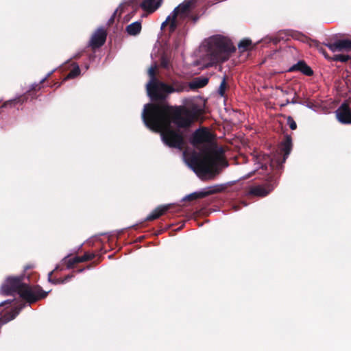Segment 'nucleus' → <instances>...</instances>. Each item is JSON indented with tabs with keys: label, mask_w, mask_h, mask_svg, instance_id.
Listing matches in <instances>:
<instances>
[{
	"label": "nucleus",
	"mask_w": 351,
	"mask_h": 351,
	"mask_svg": "<svg viewBox=\"0 0 351 351\" xmlns=\"http://www.w3.org/2000/svg\"><path fill=\"white\" fill-rule=\"evenodd\" d=\"M204 105L201 99H191L186 106L176 107L165 104H148L144 106L142 119L147 128L160 132L165 145L181 150L184 138L181 134L171 130V122L178 128L189 127L204 112Z\"/></svg>",
	"instance_id": "nucleus-1"
},
{
	"label": "nucleus",
	"mask_w": 351,
	"mask_h": 351,
	"mask_svg": "<svg viewBox=\"0 0 351 351\" xmlns=\"http://www.w3.org/2000/svg\"><path fill=\"white\" fill-rule=\"evenodd\" d=\"M186 164L201 179L210 178L214 176V170L221 160V156L210 147H206L202 152L190 154L183 152Z\"/></svg>",
	"instance_id": "nucleus-2"
},
{
	"label": "nucleus",
	"mask_w": 351,
	"mask_h": 351,
	"mask_svg": "<svg viewBox=\"0 0 351 351\" xmlns=\"http://www.w3.org/2000/svg\"><path fill=\"white\" fill-rule=\"evenodd\" d=\"M207 58L209 62L207 66L226 61L231 53L235 51V47L232 42L226 37L216 35L207 41Z\"/></svg>",
	"instance_id": "nucleus-3"
},
{
	"label": "nucleus",
	"mask_w": 351,
	"mask_h": 351,
	"mask_svg": "<svg viewBox=\"0 0 351 351\" xmlns=\"http://www.w3.org/2000/svg\"><path fill=\"white\" fill-rule=\"evenodd\" d=\"M22 277H9L2 285L1 291L3 295H12L14 293L19 294L20 297L32 303L46 296L47 293L40 294V292L33 290L25 282H22Z\"/></svg>",
	"instance_id": "nucleus-4"
},
{
	"label": "nucleus",
	"mask_w": 351,
	"mask_h": 351,
	"mask_svg": "<svg viewBox=\"0 0 351 351\" xmlns=\"http://www.w3.org/2000/svg\"><path fill=\"white\" fill-rule=\"evenodd\" d=\"M195 6L194 0H184L174 8L166 20L162 23L161 29H163L167 24L169 31L174 32L178 27L182 25L186 20L190 16L191 12Z\"/></svg>",
	"instance_id": "nucleus-5"
},
{
	"label": "nucleus",
	"mask_w": 351,
	"mask_h": 351,
	"mask_svg": "<svg viewBox=\"0 0 351 351\" xmlns=\"http://www.w3.org/2000/svg\"><path fill=\"white\" fill-rule=\"evenodd\" d=\"M184 87L183 85L176 84V87L168 85L165 83L158 81L147 84V92L148 95L152 99H162L165 94H169L174 92L183 91Z\"/></svg>",
	"instance_id": "nucleus-6"
},
{
	"label": "nucleus",
	"mask_w": 351,
	"mask_h": 351,
	"mask_svg": "<svg viewBox=\"0 0 351 351\" xmlns=\"http://www.w3.org/2000/svg\"><path fill=\"white\" fill-rule=\"evenodd\" d=\"M336 115L339 122L344 124L351 123V101L342 104L337 110Z\"/></svg>",
	"instance_id": "nucleus-7"
},
{
	"label": "nucleus",
	"mask_w": 351,
	"mask_h": 351,
	"mask_svg": "<svg viewBox=\"0 0 351 351\" xmlns=\"http://www.w3.org/2000/svg\"><path fill=\"white\" fill-rule=\"evenodd\" d=\"M212 141L210 132L206 128L197 130L192 136L191 143L194 146L204 143H209Z\"/></svg>",
	"instance_id": "nucleus-8"
},
{
	"label": "nucleus",
	"mask_w": 351,
	"mask_h": 351,
	"mask_svg": "<svg viewBox=\"0 0 351 351\" xmlns=\"http://www.w3.org/2000/svg\"><path fill=\"white\" fill-rule=\"evenodd\" d=\"M106 38V31L103 28H99L93 35L90 44L93 48L99 47L104 44Z\"/></svg>",
	"instance_id": "nucleus-9"
},
{
	"label": "nucleus",
	"mask_w": 351,
	"mask_h": 351,
	"mask_svg": "<svg viewBox=\"0 0 351 351\" xmlns=\"http://www.w3.org/2000/svg\"><path fill=\"white\" fill-rule=\"evenodd\" d=\"M162 0H143L140 6L145 12L153 13L162 5Z\"/></svg>",
	"instance_id": "nucleus-10"
},
{
	"label": "nucleus",
	"mask_w": 351,
	"mask_h": 351,
	"mask_svg": "<svg viewBox=\"0 0 351 351\" xmlns=\"http://www.w3.org/2000/svg\"><path fill=\"white\" fill-rule=\"evenodd\" d=\"M170 204H167L158 206L147 217L146 219L152 221L158 219L170 208Z\"/></svg>",
	"instance_id": "nucleus-11"
},
{
	"label": "nucleus",
	"mask_w": 351,
	"mask_h": 351,
	"mask_svg": "<svg viewBox=\"0 0 351 351\" xmlns=\"http://www.w3.org/2000/svg\"><path fill=\"white\" fill-rule=\"evenodd\" d=\"M289 71H299L306 75H311L313 74L312 69L303 61H300L294 64Z\"/></svg>",
	"instance_id": "nucleus-12"
},
{
	"label": "nucleus",
	"mask_w": 351,
	"mask_h": 351,
	"mask_svg": "<svg viewBox=\"0 0 351 351\" xmlns=\"http://www.w3.org/2000/svg\"><path fill=\"white\" fill-rule=\"evenodd\" d=\"M271 190L272 188L269 186H256L251 188L250 193L255 196L264 197L267 195Z\"/></svg>",
	"instance_id": "nucleus-13"
},
{
	"label": "nucleus",
	"mask_w": 351,
	"mask_h": 351,
	"mask_svg": "<svg viewBox=\"0 0 351 351\" xmlns=\"http://www.w3.org/2000/svg\"><path fill=\"white\" fill-rule=\"evenodd\" d=\"M292 147L291 138L290 136H286L285 141L281 143V151L284 152V158L282 162H285L289 155Z\"/></svg>",
	"instance_id": "nucleus-14"
},
{
	"label": "nucleus",
	"mask_w": 351,
	"mask_h": 351,
	"mask_svg": "<svg viewBox=\"0 0 351 351\" xmlns=\"http://www.w3.org/2000/svg\"><path fill=\"white\" fill-rule=\"evenodd\" d=\"M208 82V79L205 77H198L195 78L193 81L189 82V87L191 89H197L206 86Z\"/></svg>",
	"instance_id": "nucleus-15"
},
{
	"label": "nucleus",
	"mask_w": 351,
	"mask_h": 351,
	"mask_svg": "<svg viewBox=\"0 0 351 351\" xmlns=\"http://www.w3.org/2000/svg\"><path fill=\"white\" fill-rule=\"evenodd\" d=\"M141 30V23L140 21H135L126 27V32L129 35L136 36L140 33Z\"/></svg>",
	"instance_id": "nucleus-16"
},
{
	"label": "nucleus",
	"mask_w": 351,
	"mask_h": 351,
	"mask_svg": "<svg viewBox=\"0 0 351 351\" xmlns=\"http://www.w3.org/2000/svg\"><path fill=\"white\" fill-rule=\"evenodd\" d=\"M19 310L14 309L12 310L11 312L9 313L5 314L3 317L0 318V322L1 324H5L8 322L13 319L18 314H19Z\"/></svg>",
	"instance_id": "nucleus-17"
},
{
	"label": "nucleus",
	"mask_w": 351,
	"mask_h": 351,
	"mask_svg": "<svg viewBox=\"0 0 351 351\" xmlns=\"http://www.w3.org/2000/svg\"><path fill=\"white\" fill-rule=\"evenodd\" d=\"M339 48L340 51L343 50L350 51L351 50V40H337Z\"/></svg>",
	"instance_id": "nucleus-18"
},
{
	"label": "nucleus",
	"mask_w": 351,
	"mask_h": 351,
	"mask_svg": "<svg viewBox=\"0 0 351 351\" xmlns=\"http://www.w3.org/2000/svg\"><path fill=\"white\" fill-rule=\"evenodd\" d=\"M252 45V41L249 39L245 38L241 40V42L238 45L239 49L243 52L245 51L248 50Z\"/></svg>",
	"instance_id": "nucleus-19"
},
{
	"label": "nucleus",
	"mask_w": 351,
	"mask_h": 351,
	"mask_svg": "<svg viewBox=\"0 0 351 351\" xmlns=\"http://www.w3.org/2000/svg\"><path fill=\"white\" fill-rule=\"evenodd\" d=\"M80 73V67L77 65H76L70 71V73L66 75V77L64 78V80H66L71 79V78H74L76 76L79 75Z\"/></svg>",
	"instance_id": "nucleus-20"
},
{
	"label": "nucleus",
	"mask_w": 351,
	"mask_h": 351,
	"mask_svg": "<svg viewBox=\"0 0 351 351\" xmlns=\"http://www.w3.org/2000/svg\"><path fill=\"white\" fill-rule=\"evenodd\" d=\"M82 263V259L80 258V256H75L72 258H69L66 261L67 267L71 268L72 267L75 263Z\"/></svg>",
	"instance_id": "nucleus-21"
},
{
	"label": "nucleus",
	"mask_w": 351,
	"mask_h": 351,
	"mask_svg": "<svg viewBox=\"0 0 351 351\" xmlns=\"http://www.w3.org/2000/svg\"><path fill=\"white\" fill-rule=\"evenodd\" d=\"M156 68V65H152L150 66V68L148 70V74L150 76V80L149 82H153L154 81L156 80L155 77V70Z\"/></svg>",
	"instance_id": "nucleus-22"
},
{
	"label": "nucleus",
	"mask_w": 351,
	"mask_h": 351,
	"mask_svg": "<svg viewBox=\"0 0 351 351\" xmlns=\"http://www.w3.org/2000/svg\"><path fill=\"white\" fill-rule=\"evenodd\" d=\"M205 195V193H193L190 194L189 195L186 196L184 199H194L199 197H202Z\"/></svg>",
	"instance_id": "nucleus-23"
},
{
	"label": "nucleus",
	"mask_w": 351,
	"mask_h": 351,
	"mask_svg": "<svg viewBox=\"0 0 351 351\" xmlns=\"http://www.w3.org/2000/svg\"><path fill=\"white\" fill-rule=\"evenodd\" d=\"M333 59H334V60H336V61H340L341 62H345L348 60L349 56L343 55V54L336 55Z\"/></svg>",
	"instance_id": "nucleus-24"
},
{
	"label": "nucleus",
	"mask_w": 351,
	"mask_h": 351,
	"mask_svg": "<svg viewBox=\"0 0 351 351\" xmlns=\"http://www.w3.org/2000/svg\"><path fill=\"white\" fill-rule=\"evenodd\" d=\"M327 47L329 48L330 50H331L333 52L340 51L337 41H336L334 43L328 44Z\"/></svg>",
	"instance_id": "nucleus-25"
},
{
	"label": "nucleus",
	"mask_w": 351,
	"mask_h": 351,
	"mask_svg": "<svg viewBox=\"0 0 351 351\" xmlns=\"http://www.w3.org/2000/svg\"><path fill=\"white\" fill-rule=\"evenodd\" d=\"M225 89H226V80L223 78L220 84L219 90H218L219 93L221 96H223Z\"/></svg>",
	"instance_id": "nucleus-26"
},
{
	"label": "nucleus",
	"mask_w": 351,
	"mask_h": 351,
	"mask_svg": "<svg viewBox=\"0 0 351 351\" xmlns=\"http://www.w3.org/2000/svg\"><path fill=\"white\" fill-rule=\"evenodd\" d=\"M287 123L288 125H289L290 128L291 130H295L296 128H297V125H296V123L295 122V121L291 117H289L288 119H287Z\"/></svg>",
	"instance_id": "nucleus-27"
},
{
	"label": "nucleus",
	"mask_w": 351,
	"mask_h": 351,
	"mask_svg": "<svg viewBox=\"0 0 351 351\" xmlns=\"http://www.w3.org/2000/svg\"><path fill=\"white\" fill-rule=\"evenodd\" d=\"M93 257V254H85L83 256H80V258L82 259V263L90 260Z\"/></svg>",
	"instance_id": "nucleus-28"
},
{
	"label": "nucleus",
	"mask_w": 351,
	"mask_h": 351,
	"mask_svg": "<svg viewBox=\"0 0 351 351\" xmlns=\"http://www.w3.org/2000/svg\"><path fill=\"white\" fill-rule=\"evenodd\" d=\"M277 90H280L281 92V93L282 94V95H289L291 92V90L290 89H288V90H283L282 88H280V87H278L277 88Z\"/></svg>",
	"instance_id": "nucleus-29"
},
{
	"label": "nucleus",
	"mask_w": 351,
	"mask_h": 351,
	"mask_svg": "<svg viewBox=\"0 0 351 351\" xmlns=\"http://www.w3.org/2000/svg\"><path fill=\"white\" fill-rule=\"evenodd\" d=\"M161 66L164 68L167 69L169 66L168 62L165 58H162L161 61Z\"/></svg>",
	"instance_id": "nucleus-30"
},
{
	"label": "nucleus",
	"mask_w": 351,
	"mask_h": 351,
	"mask_svg": "<svg viewBox=\"0 0 351 351\" xmlns=\"http://www.w3.org/2000/svg\"><path fill=\"white\" fill-rule=\"evenodd\" d=\"M289 103H291L290 101V99L289 98H287L285 100V102L280 104V106H285L286 105L289 104Z\"/></svg>",
	"instance_id": "nucleus-31"
},
{
	"label": "nucleus",
	"mask_w": 351,
	"mask_h": 351,
	"mask_svg": "<svg viewBox=\"0 0 351 351\" xmlns=\"http://www.w3.org/2000/svg\"><path fill=\"white\" fill-rule=\"evenodd\" d=\"M53 71H52L51 72L47 74V75L43 80V81L45 80L52 73H53Z\"/></svg>",
	"instance_id": "nucleus-32"
},
{
	"label": "nucleus",
	"mask_w": 351,
	"mask_h": 351,
	"mask_svg": "<svg viewBox=\"0 0 351 351\" xmlns=\"http://www.w3.org/2000/svg\"><path fill=\"white\" fill-rule=\"evenodd\" d=\"M70 278H71L70 276H67L66 278H65V279L62 282H66Z\"/></svg>",
	"instance_id": "nucleus-33"
},
{
	"label": "nucleus",
	"mask_w": 351,
	"mask_h": 351,
	"mask_svg": "<svg viewBox=\"0 0 351 351\" xmlns=\"http://www.w3.org/2000/svg\"><path fill=\"white\" fill-rule=\"evenodd\" d=\"M51 275H52V271L49 274V278H50Z\"/></svg>",
	"instance_id": "nucleus-34"
},
{
	"label": "nucleus",
	"mask_w": 351,
	"mask_h": 351,
	"mask_svg": "<svg viewBox=\"0 0 351 351\" xmlns=\"http://www.w3.org/2000/svg\"><path fill=\"white\" fill-rule=\"evenodd\" d=\"M7 302H8V300H7V301H4L3 302H2V303L1 304H1H5V303H7Z\"/></svg>",
	"instance_id": "nucleus-35"
},
{
	"label": "nucleus",
	"mask_w": 351,
	"mask_h": 351,
	"mask_svg": "<svg viewBox=\"0 0 351 351\" xmlns=\"http://www.w3.org/2000/svg\"><path fill=\"white\" fill-rule=\"evenodd\" d=\"M250 175H251V173H250V174H249V175H247V176H245L244 178H249V177L250 176Z\"/></svg>",
	"instance_id": "nucleus-36"
},
{
	"label": "nucleus",
	"mask_w": 351,
	"mask_h": 351,
	"mask_svg": "<svg viewBox=\"0 0 351 351\" xmlns=\"http://www.w3.org/2000/svg\"><path fill=\"white\" fill-rule=\"evenodd\" d=\"M261 167L262 168L266 167V165H262Z\"/></svg>",
	"instance_id": "nucleus-37"
},
{
	"label": "nucleus",
	"mask_w": 351,
	"mask_h": 351,
	"mask_svg": "<svg viewBox=\"0 0 351 351\" xmlns=\"http://www.w3.org/2000/svg\"><path fill=\"white\" fill-rule=\"evenodd\" d=\"M271 165H272V166L274 165V161H273V160H271Z\"/></svg>",
	"instance_id": "nucleus-38"
}]
</instances>
